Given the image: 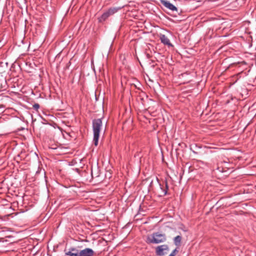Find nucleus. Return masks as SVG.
Instances as JSON below:
<instances>
[{"label": "nucleus", "mask_w": 256, "mask_h": 256, "mask_svg": "<svg viewBox=\"0 0 256 256\" xmlns=\"http://www.w3.org/2000/svg\"><path fill=\"white\" fill-rule=\"evenodd\" d=\"M166 240V236L164 234H160L158 232H154L146 238L148 244H160L165 242Z\"/></svg>", "instance_id": "f257e3e1"}, {"label": "nucleus", "mask_w": 256, "mask_h": 256, "mask_svg": "<svg viewBox=\"0 0 256 256\" xmlns=\"http://www.w3.org/2000/svg\"><path fill=\"white\" fill-rule=\"evenodd\" d=\"M178 250L176 248L168 256H176V255L178 253Z\"/></svg>", "instance_id": "f8f14e48"}, {"label": "nucleus", "mask_w": 256, "mask_h": 256, "mask_svg": "<svg viewBox=\"0 0 256 256\" xmlns=\"http://www.w3.org/2000/svg\"><path fill=\"white\" fill-rule=\"evenodd\" d=\"M33 108H34V109L38 110L40 108V105L38 104H34L33 105Z\"/></svg>", "instance_id": "ddd939ff"}, {"label": "nucleus", "mask_w": 256, "mask_h": 256, "mask_svg": "<svg viewBox=\"0 0 256 256\" xmlns=\"http://www.w3.org/2000/svg\"><path fill=\"white\" fill-rule=\"evenodd\" d=\"M64 256H79L78 250L75 247L64 249Z\"/></svg>", "instance_id": "39448f33"}, {"label": "nucleus", "mask_w": 256, "mask_h": 256, "mask_svg": "<svg viewBox=\"0 0 256 256\" xmlns=\"http://www.w3.org/2000/svg\"><path fill=\"white\" fill-rule=\"evenodd\" d=\"M5 108V106L3 104H0V109H4Z\"/></svg>", "instance_id": "4468645a"}, {"label": "nucleus", "mask_w": 256, "mask_h": 256, "mask_svg": "<svg viewBox=\"0 0 256 256\" xmlns=\"http://www.w3.org/2000/svg\"><path fill=\"white\" fill-rule=\"evenodd\" d=\"M182 240V237L180 236H177L174 239V244L177 246H180Z\"/></svg>", "instance_id": "9d476101"}, {"label": "nucleus", "mask_w": 256, "mask_h": 256, "mask_svg": "<svg viewBox=\"0 0 256 256\" xmlns=\"http://www.w3.org/2000/svg\"><path fill=\"white\" fill-rule=\"evenodd\" d=\"M79 256H94L95 254L94 252L90 248H85L84 250H79Z\"/></svg>", "instance_id": "6e6552de"}, {"label": "nucleus", "mask_w": 256, "mask_h": 256, "mask_svg": "<svg viewBox=\"0 0 256 256\" xmlns=\"http://www.w3.org/2000/svg\"><path fill=\"white\" fill-rule=\"evenodd\" d=\"M160 190L158 192V196H164L167 194L168 190V184L166 180H165L164 182V186L162 185L161 184H160Z\"/></svg>", "instance_id": "423d86ee"}, {"label": "nucleus", "mask_w": 256, "mask_h": 256, "mask_svg": "<svg viewBox=\"0 0 256 256\" xmlns=\"http://www.w3.org/2000/svg\"><path fill=\"white\" fill-rule=\"evenodd\" d=\"M4 84H6V80L4 78Z\"/></svg>", "instance_id": "2eb2a0df"}, {"label": "nucleus", "mask_w": 256, "mask_h": 256, "mask_svg": "<svg viewBox=\"0 0 256 256\" xmlns=\"http://www.w3.org/2000/svg\"><path fill=\"white\" fill-rule=\"evenodd\" d=\"M0 85H1V88H3V87L2 86V84H0Z\"/></svg>", "instance_id": "f3484780"}, {"label": "nucleus", "mask_w": 256, "mask_h": 256, "mask_svg": "<svg viewBox=\"0 0 256 256\" xmlns=\"http://www.w3.org/2000/svg\"><path fill=\"white\" fill-rule=\"evenodd\" d=\"M92 176L93 177V174H92Z\"/></svg>", "instance_id": "a211bd4d"}, {"label": "nucleus", "mask_w": 256, "mask_h": 256, "mask_svg": "<svg viewBox=\"0 0 256 256\" xmlns=\"http://www.w3.org/2000/svg\"><path fill=\"white\" fill-rule=\"evenodd\" d=\"M120 8L112 7L106 10L100 17L98 18V21L100 23L105 22L110 16L117 12Z\"/></svg>", "instance_id": "f03ea898"}, {"label": "nucleus", "mask_w": 256, "mask_h": 256, "mask_svg": "<svg viewBox=\"0 0 256 256\" xmlns=\"http://www.w3.org/2000/svg\"><path fill=\"white\" fill-rule=\"evenodd\" d=\"M147 56H148V58H150V54H147Z\"/></svg>", "instance_id": "dca6fc26"}, {"label": "nucleus", "mask_w": 256, "mask_h": 256, "mask_svg": "<svg viewBox=\"0 0 256 256\" xmlns=\"http://www.w3.org/2000/svg\"><path fill=\"white\" fill-rule=\"evenodd\" d=\"M0 219H2L0 217Z\"/></svg>", "instance_id": "6ab92c4d"}, {"label": "nucleus", "mask_w": 256, "mask_h": 256, "mask_svg": "<svg viewBox=\"0 0 256 256\" xmlns=\"http://www.w3.org/2000/svg\"><path fill=\"white\" fill-rule=\"evenodd\" d=\"M103 118H100L94 119L92 120V130L94 134H99L100 130L102 126V119Z\"/></svg>", "instance_id": "7ed1b4c3"}, {"label": "nucleus", "mask_w": 256, "mask_h": 256, "mask_svg": "<svg viewBox=\"0 0 256 256\" xmlns=\"http://www.w3.org/2000/svg\"><path fill=\"white\" fill-rule=\"evenodd\" d=\"M160 3L166 8L172 12H176L178 13V8L174 4H171L169 1L166 0H160Z\"/></svg>", "instance_id": "0eeeda50"}, {"label": "nucleus", "mask_w": 256, "mask_h": 256, "mask_svg": "<svg viewBox=\"0 0 256 256\" xmlns=\"http://www.w3.org/2000/svg\"><path fill=\"white\" fill-rule=\"evenodd\" d=\"M160 40L161 42L165 45L172 46V44L170 43V40L164 34H162L160 36Z\"/></svg>", "instance_id": "1a4fd4ad"}, {"label": "nucleus", "mask_w": 256, "mask_h": 256, "mask_svg": "<svg viewBox=\"0 0 256 256\" xmlns=\"http://www.w3.org/2000/svg\"><path fill=\"white\" fill-rule=\"evenodd\" d=\"M99 137H100V135L99 134H94V138H93V141H94V144L96 146H97L98 144V139H99Z\"/></svg>", "instance_id": "9b49d317"}, {"label": "nucleus", "mask_w": 256, "mask_h": 256, "mask_svg": "<svg viewBox=\"0 0 256 256\" xmlns=\"http://www.w3.org/2000/svg\"><path fill=\"white\" fill-rule=\"evenodd\" d=\"M170 250L167 244L158 246L155 248V254L156 256H164L167 254Z\"/></svg>", "instance_id": "20e7f679"}]
</instances>
